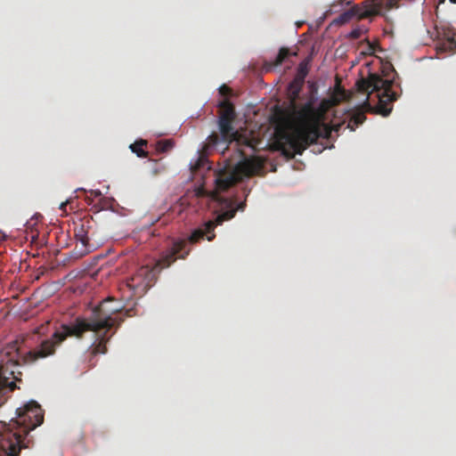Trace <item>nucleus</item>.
Returning <instances> with one entry per match:
<instances>
[{
    "instance_id": "nucleus-1",
    "label": "nucleus",
    "mask_w": 456,
    "mask_h": 456,
    "mask_svg": "<svg viewBox=\"0 0 456 456\" xmlns=\"http://www.w3.org/2000/svg\"><path fill=\"white\" fill-rule=\"evenodd\" d=\"M303 81L295 79L289 85L290 102L295 116V125L290 131L279 129L276 132V145L288 159L301 155L318 139H328L332 132L338 133L346 120L330 126L324 122V111L314 107L313 101H307L297 108L296 100L299 96Z\"/></svg>"
},
{
    "instance_id": "nucleus-2",
    "label": "nucleus",
    "mask_w": 456,
    "mask_h": 456,
    "mask_svg": "<svg viewBox=\"0 0 456 456\" xmlns=\"http://www.w3.org/2000/svg\"><path fill=\"white\" fill-rule=\"evenodd\" d=\"M114 299L109 297L103 300L92 314L89 319H76L71 325L63 324L60 330H56L51 338L43 340L40 345L28 351L24 356L27 363H33L39 359L46 358L55 353V348L60 346L68 337L76 336L81 338L86 331L94 333L95 341L90 347L91 354L97 355L107 352V342L114 334L109 332L116 325H119L117 319L112 317L121 309L120 305L110 306Z\"/></svg>"
},
{
    "instance_id": "nucleus-3",
    "label": "nucleus",
    "mask_w": 456,
    "mask_h": 456,
    "mask_svg": "<svg viewBox=\"0 0 456 456\" xmlns=\"http://www.w3.org/2000/svg\"><path fill=\"white\" fill-rule=\"evenodd\" d=\"M235 210H225L219 214L214 220L205 222L200 227L193 230L187 240H174L172 245L162 252L159 259L157 261L155 268L159 271L169 267L178 258L184 259L191 252L188 243L196 244L205 237L208 241L216 238L215 228L221 225L224 221L233 218Z\"/></svg>"
},
{
    "instance_id": "nucleus-4",
    "label": "nucleus",
    "mask_w": 456,
    "mask_h": 456,
    "mask_svg": "<svg viewBox=\"0 0 456 456\" xmlns=\"http://www.w3.org/2000/svg\"><path fill=\"white\" fill-rule=\"evenodd\" d=\"M393 85L394 78H384L377 73H370L366 78L358 79L355 83L357 91L367 94L363 109L388 116L392 111L391 103L398 98V94L392 90Z\"/></svg>"
},
{
    "instance_id": "nucleus-5",
    "label": "nucleus",
    "mask_w": 456,
    "mask_h": 456,
    "mask_svg": "<svg viewBox=\"0 0 456 456\" xmlns=\"http://www.w3.org/2000/svg\"><path fill=\"white\" fill-rule=\"evenodd\" d=\"M218 129L219 134L212 133L208 137V142L216 147L224 146L223 152L226 151L233 142H239L241 135L234 128L233 122L236 118V112L233 104L227 99L218 102Z\"/></svg>"
},
{
    "instance_id": "nucleus-6",
    "label": "nucleus",
    "mask_w": 456,
    "mask_h": 456,
    "mask_svg": "<svg viewBox=\"0 0 456 456\" xmlns=\"http://www.w3.org/2000/svg\"><path fill=\"white\" fill-rule=\"evenodd\" d=\"M253 159L244 157L233 167L220 169L216 178L217 191H224L242 180L244 176H251L257 169Z\"/></svg>"
},
{
    "instance_id": "nucleus-7",
    "label": "nucleus",
    "mask_w": 456,
    "mask_h": 456,
    "mask_svg": "<svg viewBox=\"0 0 456 456\" xmlns=\"http://www.w3.org/2000/svg\"><path fill=\"white\" fill-rule=\"evenodd\" d=\"M94 223L92 218H86L75 224L74 234L77 243L73 253L76 257H82L96 248V246L91 243L94 235Z\"/></svg>"
},
{
    "instance_id": "nucleus-8",
    "label": "nucleus",
    "mask_w": 456,
    "mask_h": 456,
    "mask_svg": "<svg viewBox=\"0 0 456 456\" xmlns=\"http://www.w3.org/2000/svg\"><path fill=\"white\" fill-rule=\"evenodd\" d=\"M381 8V3L366 0L359 4H354L349 10L341 13L337 18L336 22L338 24H346L354 17H356L357 20L372 18L379 14Z\"/></svg>"
},
{
    "instance_id": "nucleus-9",
    "label": "nucleus",
    "mask_w": 456,
    "mask_h": 456,
    "mask_svg": "<svg viewBox=\"0 0 456 456\" xmlns=\"http://www.w3.org/2000/svg\"><path fill=\"white\" fill-rule=\"evenodd\" d=\"M156 279L154 269H150L148 266H142L138 269L127 281V287L134 292V295H142L153 285Z\"/></svg>"
},
{
    "instance_id": "nucleus-10",
    "label": "nucleus",
    "mask_w": 456,
    "mask_h": 456,
    "mask_svg": "<svg viewBox=\"0 0 456 456\" xmlns=\"http://www.w3.org/2000/svg\"><path fill=\"white\" fill-rule=\"evenodd\" d=\"M438 42L436 50L438 53H453L456 49V34L449 28L442 27L436 28Z\"/></svg>"
},
{
    "instance_id": "nucleus-11",
    "label": "nucleus",
    "mask_w": 456,
    "mask_h": 456,
    "mask_svg": "<svg viewBox=\"0 0 456 456\" xmlns=\"http://www.w3.org/2000/svg\"><path fill=\"white\" fill-rule=\"evenodd\" d=\"M347 118L348 120L346 128L354 131L359 125H362L365 121L366 116L363 110H358L350 113Z\"/></svg>"
},
{
    "instance_id": "nucleus-12",
    "label": "nucleus",
    "mask_w": 456,
    "mask_h": 456,
    "mask_svg": "<svg viewBox=\"0 0 456 456\" xmlns=\"http://www.w3.org/2000/svg\"><path fill=\"white\" fill-rule=\"evenodd\" d=\"M291 53L289 52V49L287 47H281L275 57L273 61H271L269 62H265V67L267 70L280 66L289 55Z\"/></svg>"
},
{
    "instance_id": "nucleus-13",
    "label": "nucleus",
    "mask_w": 456,
    "mask_h": 456,
    "mask_svg": "<svg viewBox=\"0 0 456 456\" xmlns=\"http://www.w3.org/2000/svg\"><path fill=\"white\" fill-rule=\"evenodd\" d=\"M146 141L140 140L130 145L131 151L140 158H146L148 152L142 149V146L146 145Z\"/></svg>"
},
{
    "instance_id": "nucleus-14",
    "label": "nucleus",
    "mask_w": 456,
    "mask_h": 456,
    "mask_svg": "<svg viewBox=\"0 0 456 456\" xmlns=\"http://www.w3.org/2000/svg\"><path fill=\"white\" fill-rule=\"evenodd\" d=\"M174 146V143L170 140L159 141L157 143V151L159 152H167L171 150Z\"/></svg>"
},
{
    "instance_id": "nucleus-15",
    "label": "nucleus",
    "mask_w": 456,
    "mask_h": 456,
    "mask_svg": "<svg viewBox=\"0 0 456 456\" xmlns=\"http://www.w3.org/2000/svg\"><path fill=\"white\" fill-rule=\"evenodd\" d=\"M368 31V29L363 27H357L354 28L349 34V37L352 39H358L360 38L363 34H365Z\"/></svg>"
},
{
    "instance_id": "nucleus-16",
    "label": "nucleus",
    "mask_w": 456,
    "mask_h": 456,
    "mask_svg": "<svg viewBox=\"0 0 456 456\" xmlns=\"http://www.w3.org/2000/svg\"><path fill=\"white\" fill-rule=\"evenodd\" d=\"M49 324V322H47L45 324L40 325L39 327H37L34 330L35 334H37L39 336L45 335L47 332V325Z\"/></svg>"
},
{
    "instance_id": "nucleus-17",
    "label": "nucleus",
    "mask_w": 456,
    "mask_h": 456,
    "mask_svg": "<svg viewBox=\"0 0 456 456\" xmlns=\"http://www.w3.org/2000/svg\"><path fill=\"white\" fill-rule=\"evenodd\" d=\"M218 91L222 96H229L232 94V89L226 85L221 86Z\"/></svg>"
},
{
    "instance_id": "nucleus-18",
    "label": "nucleus",
    "mask_w": 456,
    "mask_h": 456,
    "mask_svg": "<svg viewBox=\"0 0 456 456\" xmlns=\"http://www.w3.org/2000/svg\"><path fill=\"white\" fill-rule=\"evenodd\" d=\"M207 195V191L203 187H199L196 190V196L197 197H205Z\"/></svg>"
},
{
    "instance_id": "nucleus-19",
    "label": "nucleus",
    "mask_w": 456,
    "mask_h": 456,
    "mask_svg": "<svg viewBox=\"0 0 456 456\" xmlns=\"http://www.w3.org/2000/svg\"><path fill=\"white\" fill-rule=\"evenodd\" d=\"M5 386H7L11 391H13L17 387L13 381L8 382Z\"/></svg>"
},
{
    "instance_id": "nucleus-20",
    "label": "nucleus",
    "mask_w": 456,
    "mask_h": 456,
    "mask_svg": "<svg viewBox=\"0 0 456 456\" xmlns=\"http://www.w3.org/2000/svg\"><path fill=\"white\" fill-rule=\"evenodd\" d=\"M244 207H245V203L241 202L238 205V207L236 208H234L235 212L237 210H243L244 209ZM230 210H233V208H231Z\"/></svg>"
},
{
    "instance_id": "nucleus-21",
    "label": "nucleus",
    "mask_w": 456,
    "mask_h": 456,
    "mask_svg": "<svg viewBox=\"0 0 456 456\" xmlns=\"http://www.w3.org/2000/svg\"><path fill=\"white\" fill-rule=\"evenodd\" d=\"M374 50H375L374 45L368 43V51L370 52V53H372L374 52Z\"/></svg>"
},
{
    "instance_id": "nucleus-22",
    "label": "nucleus",
    "mask_w": 456,
    "mask_h": 456,
    "mask_svg": "<svg viewBox=\"0 0 456 456\" xmlns=\"http://www.w3.org/2000/svg\"><path fill=\"white\" fill-rule=\"evenodd\" d=\"M352 3V0H339L340 4H346L349 5Z\"/></svg>"
},
{
    "instance_id": "nucleus-23",
    "label": "nucleus",
    "mask_w": 456,
    "mask_h": 456,
    "mask_svg": "<svg viewBox=\"0 0 456 456\" xmlns=\"http://www.w3.org/2000/svg\"><path fill=\"white\" fill-rule=\"evenodd\" d=\"M338 91H339V93L341 94V95H342L343 97H346V96L347 93L346 92V90L341 89V88H338Z\"/></svg>"
},
{
    "instance_id": "nucleus-24",
    "label": "nucleus",
    "mask_w": 456,
    "mask_h": 456,
    "mask_svg": "<svg viewBox=\"0 0 456 456\" xmlns=\"http://www.w3.org/2000/svg\"><path fill=\"white\" fill-rule=\"evenodd\" d=\"M92 193H93L94 196H96V197H98V196H101V195H102V193H101V191H92Z\"/></svg>"
},
{
    "instance_id": "nucleus-25",
    "label": "nucleus",
    "mask_w": 456,
    "mask_h": 456,
    "mask_svg": "<svg viewBox=\"0 0 456 456\" xmlns=\"http://www.w3.org/2000/svg\"><path fill=\"white\" fill-rule=\"evenodd\" d=\"M66 206H67V202H62L60 206V208L62 209V210H65L66 208Z\"/></svg>"
},
{
    "instance_id": "nucleus-26",
    "label": "nucleus",
    "mask_w": 456,
    "mask_h": 456,
    "mask_svg": "<svg viewBox=\"0 0 456 456\" xmlns=\"http://www.w3.org/2000/svg\"><path fill=\"white\" fill-rule=\"evenodd\" d=\"M12 374L14 375V371H12ZM13 378L15 380H20V378H19L17 376H13Z\"/></svg>"
},
{
    "instance_id": "nucleus-27",
    "label": "nucleus",
    "mask_w": 456,
    "mask_h": 456,
    "mask_svg": "<svg viewBox=\"0 0 456 456\" xmlns=\"http://www.w3.org/2000/svg\"><path fill=\"white\" fill-rule=\"evenodd\" d=\"M451 3L456 4V0H450Z\"/></svg>"
},
{
    "instance_id": "nucleus-28",
    "label": "nucleus",
    "mask_w": 456,
    "mask_h": 456,
    "mask_svg": "<svg viewBox=\"0 0 456 456\" xmlns=\"http://www.w3.org/2000/svg\"><path fill=\"white\" fill-rule=\"evenodd\" d=\"M445 0H439V4L444 3Z\"/></svg>"
},
{
    "instance_id": "nucleus-29",
    "label": "nucleus",
    "mask_w": 456,
    "mask_h": 456,
    "mask_svg": "<svg viewBox=\"0 0 456 456\" xmlns=\"http://www.w3.org/2000/svg\"><path fill=\"white\" fill-rule=\"evenodd\" d=\"M393 0H389V2L391 3Z\"/></svg>"
}]
</instances>
